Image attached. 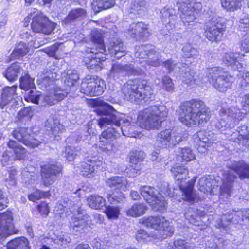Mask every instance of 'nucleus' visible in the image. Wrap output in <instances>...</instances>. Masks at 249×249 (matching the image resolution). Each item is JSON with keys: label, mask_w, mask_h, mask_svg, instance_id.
<instances>
[{"label": "nucleus", "mask_w": 249, "mask_h": 249, "mask_svg": "<svg viewBox=\"0 0 249 249\" xmlns=\"http://www.w3.org/2000/svg\"><path fill=\"white\" fill-rule=\"evenodd\" d=\"M178 120L188 127L203 126L212 117L210 108L200 99L194 98L184 101L177 111Z\"/></svg>", "instance_id": "nucleus-1"}, {"label": "nucleus", "mask_w": 249, "mask_h": 249, "mask_svg": "<svg viewBox=\"0 0 249 249\" xmlns=\"http://www.w3.org/2000/svg\"><path fill=\"white\" fill-rule=\"evenodd\" d=\"M90 104L95 108L94 111L98 115L106 116L98 120V124L100 127H106L108 125L115 126L116 128H113L115 129V131L118 130L117 136L120 131L124 136H129L127 131L129 130L128 127L130 126V123L127 120L124 121L121 127H120L121 123L116 114L117 112L111 105L98 99L91 100Z\"/></svg>", "instance_id": "nucleus-2"}, {"label": "nucleus", "mask_w": 249, "mask_h": 249, "mask_svg": "<svg viewBox=\"0 0 249 249\" xmlns=\"http://www.w3.org/2000/svg\"><path fill=\"white\" fill-rule=\"evenodd\" d=\"M167 115V111L165 106H153L140 112L137 120L146 129H158L161 125L162 119L166 117Z\"/></svg>", "instance_id": "nucleus-3"}, {"label": "nucleus", "mask_w": 249, "mask_h": 249, "mask_svg": "<svg viewBox=\"0 0 249 249\" xmlns=\"http://www.w3.org/2000/svg\"><path fill=\"white\" fill-rule=\"evenodd\" d=\"M207 80L212 86L220 92H225L232 87L233 76L230 72L220 67L208 69Z\"/></svg>", "instance_id": "nucleus-4"}, {"label": "nucleus", "mask_w": 249, "mask_h": 249, "mask_svg": "<svg viewBox=\"0 0 249 249\" xmlns=\"http://www.w3.org/2000/svg\"><path fill=\"white\" fill-rule=\"evenodd\" d=\"M122 90L124 99L132 102L149 98L152 94L151 88L145 81L137 80L128 81L123 86Z\"/></svg>", "instance_id": "nucleus-5"}, {"label": "nucleus", "mask_w": 249, "mask_h": 249, "mask_svg": "<svg viewBox=\"0 0 249 249\" xmlns=\"http://www.w3.org/2000/svg\"><path fill=\"white\" fill-rule=\"evenodd\" d=\"M181 21L184 25H190L200 16L202 5L194 0H179L177 3Z\"/></svg>", "instance_id": "nucleus-6"}, {"label": "nucleus", "mask_w": 249, "mask_h": 249, "mask_svg": "<svg viewBox=\"0 0 249 249\" xmlns=\"http://www.w3.org/2000/svg\"><path fill=\"white\" fill-rule=\"evenodd\" d=\"M226 29V23L222 18L214 17L205 22L204 36L210 42L218 43L222 40Z\"/></svg>", "instance_id": "nucleus-7"}, {"label": "nucleus", "mask_w": 249, "mask_h": 249, "mask_svg": "<svg viewBox=\"0 0 249 249\" xmlns=\"http://www.w3.org/2000/svg\"><path fill=\"white\" fill-rule=\"evenodd\" d=\"M140 191L144 200L149 204L154 211L160 213H164L166 211V201L154 188L143 186L141 187Z\"/></svg>", "instance_id": "nucleus-8"}, {"label": "nucleus", "mask_w": 249, "mask_h": 249, "mask_svg": "<svg viewBox=\"0 0 249 249\" xmlns=\"http://www.w3.org/2000/svg\"><path fill=\"white\" fill-rule=\"evenodd\" d=\"M105 88L104 80L89 76L82 81L80 91L88 96H99L104 92Z\"/></svg>", "instance_id": "nucleus-9"}, {"label": "nucleus", "mask_w": 249, "mask_h": 249, "mask_svg": "<svg viewBox=\"0 0 249 249\" xmlns=\"http://www.w3.org/2000/svg\"><path fill=\"white\" fill-rule=\"evenodd\" d=\"M61 171V167L54 161H51L42 165L40 173L43 185L48 187L53 184Z\"/></svg>", "instance_id": "nucleus-10"}, {"label": "nucleus", "mask_w": 249, "mask_h": 249, "mask_svg": "<svg viewBox=\"0 0 249 249\" xmlns=\"http://www.w3.org/2000/svg\"><path fill=\"white\" fill-rule=\"evenodd\" d=\"M13 220L12 213L10 211H7L0 214V242L18 231L15 229Z\"/></svg>", "instance_id": "nucleus-11"}, {"label": "nucleus", "mask_w": 249, "mask_h": 249, "mask_svg": "<svg viewBox=\"0 0 249 249\" xmlns=\"http://www.w3.org/2000/svg\"><path fill=\"white\" fill-rule=\"evenodd\" d=\"M13 136L25 145L32 148L38 146L40 143L35 138L32 130L27 128L20 127L15 129L13 132Z\"/></svg>", "instance_id": "nucleus-12"}, {"label": "nucleus", "mask_w": 249, "mask_h": 249, "mask_svg": "<svg viewBox=\"0 0 249 249\" xmlns=\"http://www.w3.org/2000/svg\"><path fill=\"white\" fill-rule=\"evenodd\" d=\"M118 130L115 131L113 128H108L103 131L99 137L98 146L102 151L108 153L111 152L114 147L113 142L117 138Z\"/></svg>", "instance_id": "nucleus-13"}, {"label": "nucleus", "mask_w": 249, "mask_h": 249, "mask_svg": "<svg viewBox=\"0 0 249 249\" xmlns=\"http://www.w3.org/2000/svg\"><path fill=\"white\" fill-rule=\"evenodd\" d=\"M56 25L54 23L50 21L46 17L40 15L33 17L31 27L35 32L49 34Z\"/></svg>", "instance_id": "nucleus-14"}, {"label": "nucleus", "mask_w": 249, "mask_h": 249, "mask_svg": "<svg viewBox=\"0 0 249 249\" xmlns=\"http://www.w3.org/2000/svg\"><path fill=\"white\" fill-rule=\"evenodd\" d=\"M207 132L200 130L193 135V144L196 149L200 153H205L213 144V140L209 139Z\"/></svg>", "instance_id": "nucleus-15"}, {"label": "nucleus", "mask_w": 249, "mask_h": 249, "mask_svg": "<svg viewBox=\"0 0 249 249\" xmlns=\"http://www.w3.org/2000/svg\"><path fill=\"white\" fill-rule=\"evenodd\" d=\"M140 223L156 230H165L168 228L170 222L164 217L151 216L140 219Z\"/></svg>", "instance_id": "nucleus-16"}, {"label": "nucleus", "mask_w": 249, "mask_h": 249, "mask_svg": "<svg viewBox=\"0 0 249 249\" xmlns=\"http://www.w3.org/2000/svg\"><path fill=\"white\" fill-rule=\"evenodd\" d=\"M91 40L95 47L88 48L87 50V53L95 54L98 53L107 54L103 40V36L100 31L94 29L91 33Z\"/></svg>", "instance_id": "nucleus-17"}, {"label": "nucleus", "mask_w": 249, "mask_h": 249, "mask_svg": "<svg viewBox=\"0 0 249 249\" xmlns=\"http://www.w3.org/2000/svg\"><path fill=\"white\" fill-rule=\"evenodd\" d=\"M196 178H192L188 181L186 186H184L182 184L179 185V188L182 193V196H184V200L191 203H194L196 201L197 196L194 190Z\"/></svg>", "instance_id": "nucleus-18"}, {"label": "nucleus", "mask_w": 249, "mask_h": 249, "mask_svg": "<svg viewBox=\"0 0 249 249\" xmlns=\"http://www.w3.org/2000/svg\"><path fill=\"white\" fill-rule=\"evenodd\" d=\"M134 72V69L131 65H123L120 63H114L110 71V76L114 79L125 76L128 73Z\"/></svg>", "instance_id": "nucleus-19"}, {"label": "nucleus", "mask_w": 249, "mask_h": 249, "mask_svg": "<svg viewBox=\"0 0 249 249\" xmlns=\"http://www.w3.org/2000/svg\"><path fill=\"white\" fill-rule=\"evenodd\" d=\"M109 53L111 56H114L117 59H120L125 55V50L123 42L118 39L112 40L107 50V54Z\"/></svg>", "instance_id": "nucleus-20"}, {"label": "nucleus", "mask_w": 249, "mask_h": 249, "mask_svg": "<svg viewBox=\"0 0 249 249\" xmlns=\"http://www.w3.org/2000/svg\"><path fill=\"white\" fill-rule=\"evenodd\" d=\"M17 86L7 87L3 89L1 95L0 107L3 108L4 107L11 103H14L16 96Z\"/></svg>", "instance_id": "nucleus-21"}, {"label": "nucleus", "mask_w": 249, "mask_h": 249, "mask_svg": "<svg viewBox=\"0 0 249 249\" xmlns=\"http://www.w3.org/2000/svg\"><path fill=\"white\" fill-rule=\"evenodd\" d=\"M230 169L238 175L240 180L249 179V163L239 161L232 164Z\"/></svg>", "instance_id": "nucleus-22"}, {"label": "nucleus", "mask_w": 249, "mask_h": 249, "mask_svg": "<svg viewBox=\"0 0 249 249\" xmlns=\"http://www.w3.org/2000/svg\"><path fill=\"white\" fill-rule=\"evenodd\" d=\"M45 127L49 135L54 137L58 136L62 131L63 125L57 119L53 117L48 118L45 123Z\"/></svg>", "instance_id": "nucleus-23"}, {"label": "nucleus", "mask_w": 249, "mask_h": 249, "mask_svg": "<svg viewBox=\"0 0 249 249\" xmlns=\"http://www.w3.org/2000/svg\"><path fill=\"white\" fill-rule=\"evenodd\" d=\"M107 185L114 190L119 189L120 191H124L128 182L124 177L113 176L107 179L106 181Z\"/></svg>", "instance_id": "nucleus-24"}, {"label": "nucleus", "mask_w": 249, "mask_h": 249, "mask_svg": "<svg viewBox=\"0 0 249 249\" xmlns=\"http://www.w3.org/2000/svg\"><path fill=\"white\" fill-rule=\"evenodd\" d=\"M80 202L79 199L72 201L68 198H65L63 201L61 202V203H60L58 205V207H60V209H62V208L66 209V211L69 209L72 213L77 212V213H79V212H82L80 210Z\"/></svg>", "instance_id": "nucleus-25"}, {"label": "nucleus", "mask_w": 249, "mask_h": 249, "mask_svg": "<svg viewBox=\"0 0 249 249\" xmlns=\"http://www.w3.org/2000/svg\"><path fill=\"white\" fill-rule=\"evenodd\" d=\"M87 162L83 161L81 165V173L83 176L90 178L94 173L97 168V165L95 164V161L91 159H88Z\"/></svg>", "instance_id": "nucleus-26"}, {"label": "nucleus", "mask_w": 249, "mask_h": 249, "mask_svg": "<svg viewBox=\"0 0 249 249\" xmlns=\"http://www.w3.org/2000/svg\"><path fill=\"white\" fill-rule=\"evenodd\" d=\"M9 148L13 150L15 158L14 160H22L26 157L27 150L22 146L13 140H9L7 143Z\"/></svg>", "instance_id": "nucleus-27"}, {"label": "nucleus", "mask_w": 249, "mask_h": 249, "mask_svg": "<svg viewBox=\"0 0 249 249\" xmlns=\"http://www.w3.org/2000/svg\"><path fill=\"white\" fill-rule=\"evenodd\" d=\"M147 207L142 203H136L126 211L128 216L137 217L144 214L147 210Z\"/></svg>", "instance_id": "nucleus-28"}, {"label": "nucleus", "mask_w": 249, "mask_h": 249, "mask_svg": "<svg viewBox=\"0 0 249 249\" xmlns=\"http://www.w3.org/2000/svg\"><path fill=\"white\" fill-rule=\"evenodd\" d=\"M244 0H221L222 7L229 12H234L241 9Z\"/></svg>", "instance_id": "nucleus-29"}, {"label": "nucleus", "mask_w": 249, "mask_h": 249, "mask_svg": "<svg viewBox=\"0 0 249 249\" xmlns=\"http://www.w3.org/2000/svg\"><path fill=\"white\" fill-rule=\"evenodd\" d=\"M28 240L25 237L16 238L9 242L7 249H29Z\"/></svg>", "instance_id": "nucleus-30"}, {"label": "nucleus", "mask_w": 249, "mask_h": 249, "mask_svg": "<svg viewBox=\"0 0 249 249\" xmlns=\"http://www.w3.org/2000/svg\"><path fill=\"white\" fill-rule=\"evenodd\" d=\"M21 71V67L18 63L12 64L9 67L5 73L4 76L9 81H14L17 79L18 74Z\"/></svg>", "instance_id": "nucleus-31"}, {"label": "nucleus", "mask_w": 249, "mask_h": 249, "mask_svg": "<svg viewBox=\"0 0 249 249\" xmlns=\"http://www.w3.org/2000/svg\"><path fill=\"white\" fill-rule=\"evenodd\" d=\"M236 178V176L231 173L228 172L226 174L222 187V189L224 193L228 194L231 193L233 183Z\"/></svg>", "instance_id": "nucleus-32"}, {"label": "nucleus", "mask_w": 249, "mask_h": 249, "mask_svg": "<svg viewBox=\"0 0 249 249\" xmlns=\"http://www.w3.org/2000/svg\"><path fill=\"white\" fill-rule=\"evenodd\" d=\"M89 206L92 209H101L105 206V200L101 196L94 195L87 198Z\"/></svg>", "instance_id": "nucleus-33"}, {"label": "nucleus", "mask_w": 249, "mask_h": 249, "mask_svg": "<svg viewBox=\"0 0 249 249\" xmlns=\"http://www.w3.org/2000/svg\"><path fill=\"white\" fill-rule=\"evenodd\" d=\"M145 61L146 63L150 67H158L162 63V61L161 60V56L156 51L155 47L151 53L148 54Z\"/></svg>", "instance_id": "nucleus-34"}, {"label": "nucleus", "mask_w": 249, "mask_h": 249, "mask_svg": "<svg viewBox=\"0 0 249 249\" xmlns=\"http://www.w3.org/2000/svg\"><path fill=\"white\" fill-rule=\"evenodd\" d=\"M154 47L149 44L136 46L135 56L137 58L146 59L148 54L152 51Z\"/></svg>", "instance_id": "nucleus-35"}, {"label": "nucleus", "mask_w": 249, "mask_h": 249, "mask_svg": "<svg viewBox=\"0 0 249 249\" xmlns=\"http://www.w3.org/2000/svg\"><path fill=\"white\" fill-rule=\"evenodd\" d=\"M177 158L181 162H188L195 159V155L192 149L189 147L182 148L180 149Z\"/></svg>", "instance_id": "nucleus-36"}, {"label": "nucleus", "mask_w": 249, "mask_h": 249, "mask_svg": "<svg viewBox=\"0 0 249 249\" xmlns=\"http://www.w3.org/2000/svg\"><path fill=\"white\" fill-rule=\"evenodd\" d=\"M81 214L82 213L79 212L78 216L73 218L72 221L71 222L70 227L73 228V230H75V228L81 227L88 224L89 216L87 214L81 215Z\"/></svg>", "instance_id": "nucleus-37"}, {"label": "nucleus", "mask_w": 249, "mask_h": 249, "mask_svg": "<svg viewBox=\"0 0 249 249\" xmlns=\"http://www.w3.org/2000/svg\"><path fill=\"white\" fill-rule=\"evenodd\" d=\"M28 52V46L25 43L21 42L16 45L11 56L13 58L18 59L26 55Z\"/></svg>", "instance_id": "nucleus-38"}, {"label": "nucleus", "mask_w": 249, "mask_h": 249, "mask_svg": "<svg viewBox=\"0 0 249 249\" xmlns=\"http://www.w3.org/2000/svg\"><path fill=\"white\" fill-rule=\"evenodd\" d=\"M20 87L24 90L35 89L34 79L26 74L20 78Z\"/></svg>", "instance_id": "nucleus-39"}, {"label": "nucleus", "mask_w": 249, "mask_h": 249, "mask_svg": "<svg viewBox=\"0 0 249 249\" xmlns=\"http://www.w3.org/2000/svg\"><path fill=\"white\" fill-rule=\"evenodd\" d=\"M115 4V0H95L93 3L95 10H96V7L98 8L96 12L102 10L110 8L113 6Z\"/></svg>", "instance_id": "nucleus-40"}, {"label": "nucleus", "mask_w": 249, "mask_h": 249, "mask_svg": "<svg viewBox=\"0 0 249 249\" xmlns=\"http://www.w3.org/2000/svg\"><path fill=\"white\" fill-rule=\"evenodd\" d=\"M64 82L68 86H72L77 82L79 79L77 71L74 70H68L66 71Z\"/></svg>", "instance_id": "nucleus-41"}, {"label": "nucleus", "mask_w": 249, "mask_h": 249, "mask_svg": "<svg viewBox=\"0 0 249 249\" xmlns=\"http://www.w3.org/2000/svg\"><path fill=\"white\" fill-rule=\"evenodd\" d=\"M86 16V11L84 9L78 8L71 10L65 18V23L82 18Z\"/></svg>", "instance_id": "nucleus-42"}, {"label": "nucleus", "mask_w": 249, "mask_h": 249, "mask_svg": "<svg viewBox=\"0 0 249 249\" xmlns=\"http://www.w3.org/2000/svg\"><path fill=\"white\" fill-rule=\"evenodd\" d=\"M28 95L25 97V99L28 102L38 104L39 101L41 100L43 95L39 91H37L34 89H31Z\"/></svg>", "instance_id": "nucleus-43"}, {"label": "nucleus", "mask_w": 249, "mask_h": 249, "mask_svg": "<svg viewBox=\"0 0 249 249\" xmlns=\"http://www.w3.org/2000/svg\"><path fill=\"white\" fill-rule=\"evenodd\" d=\"M144 158V153L141 151H134L130 153V161L131 164H140Z\"/></svg>", "instance_id": "nucleus-44"}, {"label": "nucleus", "mask_w": 249, "mask_h": 249, "mask_svg": "<svg viewBox=\"0 0 249 249\" xmlns=\"http://www.w3.org/2000/svg\"><path fill=\"white\" fill-rule=\"evenodd\" d=\"M135 30L138 31V37L147 38L149 36V32L147 25L143 22L137 23V26L136 27Z\"/></svg>", "instance_id": "nucleus-45"}, {"label": "nucleus", "mask_w": 249, "mask_h": 249, "mask_svg": "<svg viewBox=\"0 0 249 249\" xmlns=\"http://www.w3.org/2000/svg\"><path fill=\"white\" fill-rule=\"evenodd\" d=\"M50 196L49 192L41 191L39 190H36L35 192L28 195V199L30 201H35L42 198H46L49 197Z\"/></svg>", "instance_id": "nucleus-46"}, {"label": "nucleus", "mask_w": 249, "mask_h": 249, "mask_svg": "<svg viewBox=\"0 0 249 249\" xmlns=\"http://www.w3.org/2000/svg\"><path fill=\"white\" fill-rule=\"evenodd\" d=\"M120 210L117 207L108 205L106 207L105 213L108 218L116 219L118 217Z\"/></svg>", "instance_id": "nucleus-47"}, {"label": "nucleus", "mask_w": 249, "mask_h": 249, "mask_svg": "<svg viewBox=\"0 0 249 249\" xmlns=\"http://www.w3.org/2000/svg\"><path fill=\"white\" fill-rule=\"evenodd\" d=\"M145 2L141 0H135L133 1L130 5V13L134 14H140L139 11L144 9Z\"/></svg>", "instance_id": "nucleus-48"}, {"label": "nucleus", "mask_w": 249, "mask_h": 249, "mask_svg": "<svg viewBox=\"0 0 249 249\" xmlns=\"http://www.w3.org/2000/svg\"><path fill=\"white\" fill-rule=\"evenodd\" d=\"M58 74L56 72L52 71L51 70L47 71V72L44 74L42 77V82L44 84L49 85L52 82L57 79Z\"/></svg>", "instance_id": "nucleus-49"}, {"label": "nucleus", "mask_w": 249, "mask_h": 249, "mask_svg": "<svg viewBox=\"0 0 249 249\" xmlns=\"http://www.w3.org/2000/svg\"><path fill=\"white\" fill-rule=\"evenodd\" d=\"M141 168V164H132L130 168L126 169V172L129 177H135L140 174Z\"/></svg>", "instance_id": "nucleus-50"}, {"label": "nucleus", "mask_w": 249, "mask_h": 249, "mask_svg": "<svg viewBox=\"0 0 249 249\" xmlns=\"http://www.w3.org/2000/svg\"><path fill=\"white\" fill-rule=\"evenodd\" d=\"M62 155L69 161L73 160L77 155L73 150L70 146L66 147L62 152Z\"/></svg>", "instance_id": "nucleus-51"}, {"label": "nucleus", "mask_w": 249, "mask_h": 249, "mask_svg": "<svg viewBox=\"0 0 249 249\" xmlns=\"http://www.w3.org/2000/svg\"><path fill=\"white\" fill-rule=\"evenodd\" d=\"M108 200L112 204L120 203L124 198V195L121 192H120L119 195L115 193L108 195L107 196Z\"/></svg>", "instance_id": "nucleus-52"}, {"label": "nucleus", "mask_w": 249, "mask_h": 249, "mask_svg": "<svg viewBox=\"0 0 249 249\" xmlns=\"http://www.w3.org/2000/svg\"><path fill=\"white\" fill-rule=\"evenodd\" d=\"M174 247L173 249H191L190 247L185 240L183 239H178L173 243Z\"/></svg>", "instance_id": "nucleus-53"}, {"label": "nucleus", "mask_w": 249, "mask_h": 249, "mask_svg": "<svg viewBox=\"0 0 249 249\" xmlns=\"http://www.w3.org/2000/svg\"><path fill=\"white\" fill-rule=\"evenodd\" d=\"M11 152L5 151L3 153L1 158V162L3 166H7L12 163L13 158L11 157Z\"/></svg>", "instance_id": "nucleus-54"}, {"label": "nucleus", "mask_w": 249, "mask_h": 249, "mask_svg": "<svg viewBox=\"0 0 249 249\" xmlns=\"http://www.w3.org/2000/svg\"><path fill=\"white\" fill-rule=\"evenodd\" d=\"M223 61L227 66H231L235 64L237 59L234 57L232 54L226 53L223 58Z\"/></svg>", "instance_id": "nucleus-55"}, {"label": "nucleus", "mask_w": 249, "mask_h": 249, "mask_svg": "<svg viewBox=\"0 0 249 249\" xmlns=\"http://www.w3.org/2000/svg\"><path fill=\"white\" fill-rule=\"evenodd\" d=\"M182 51H183V57L186 58H190L193 57V56L195 55V52L196 50L193 48H191L189 46H184L182 48Z\"/></svg>", "instance_id": "nucleus-56"}, {"label": "nucleus", "mask_w": 249, "mask_h": 249, "mask_svg": "<svg viewBox=\"0 0 249 249\" xmlns=\"http://www.w3.org/2000/svg\"><path fill=\"white\" fill-rule=\"evenodd\" d=\"M151 236L144 230H140L138 231L136 234V239L139 242H144L148 240V238Z\"/></svg>", "instance_id": "nucleus-57"}, {"label": "nucleus", "mask_w": 249, "mask_h": 249, "mask_svg": "<svg viewBox=\"0 0 249 249\" xmlns=\"http://www.w3.org/2000/svg\"><path fill=\"white\" fill-rule=\"evenodd\" d=\"M41 101H42V103L41 104L42 105H52L55 103L53 94L49 95L43 96V97L41 98Z\"/></svg>", "instance_id": "nucleus-58"}, {"label": "nucleus", "mask_w": 249, "mask_h": 249, "mask_svg": "<svg viewBox=\"0 0 249 249\" xmlns=\"http://www.w3.org/2000/svg\"><path fill=\"white\" fill-rule=\"evenodd\" d=\"M67 94L66 91L62 89H58L53 93L55 102L63 99Z\"/></svg>", "instance_id": "nucleus-59"}, {"label": "nucleus", "mask_w": 249, "mask_h": 249, "mask_svg": "<svg viewBox=\"0 0 249 249\" xmlns=\"http://www.w3.org/2000/svg\"><path fill=\"white\" fill-rule=\"evenodd\" d=\"M171 130L170 129H166L164 131L161 132L158 135V138H160L165 142H169L171 140Z\"/></svg>", "instance_id": "nucleus-60"}, {"label": "nucleus", "mask_w": 249, "mask_h": 249, "mask_svg": "<svg viewBox=\"0 0 249 249\" xmlns=\"http://www.w3.org/2000/svg\"><path fill=\"white\" fill-rule=\"evenodd\" d=\"M239 143L247 148H249V133L245 135H239L238 137Z\"/></svg>", "instance_id": "nucleus-61"}, {"label": "nucleus", "mask_w": 249, "mask_h": 249, "mask_svg": "<svg viewBox=\"0 0 249 249\" xmlns=\"http://www.w3.org/2000/svg\"><path fill=\"white\" fill-rule=\"evenodd\" d=\"M136 26H137V23H133L130 26L127 30V34L133 38L138 37V31L135 30Z\"/></svg>", "instance_id": "nucleus-62"}, {"label": "nucleus", "mask_w": 249, "mask_h": 249, "mask_svg": "<svg viewBox=\"0 0 249 249\" xmlns=\"http://www.w3.org/2000/svg\"><path fill=\"white\" fill-rule=\"evenodd\" d=\"M59 45L54 44L51 46L49 48L46 50L45 53L50 56L54 57L55 55L56 52L58 50Z\"/></svg>", "instance_id": "nucleus-63"}, {"label": "nucleus", "mask_w": 249, "mask_h": 249, "mask_svg": "<svg viewBox=\"0 0 249 249\" xmlns=\"http://www.w3.org/2000/svg\"><path fill=\"white\" fill-rule=\"evenodd\" d=\"M70 239L69 237L67 236H64V235H59L58 236L56 239L55 240V242L61 244L62 245H66L68 243H69L70 241Z\"/></svg>", "instance_id": "nucleus-64"}]
</instances>
